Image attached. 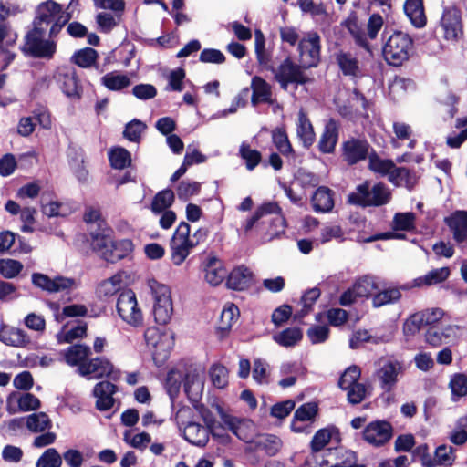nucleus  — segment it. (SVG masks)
Returning <instances> with one entry per match:
<instances>
[{
  "label": "nucleus",
  "mask_w": 467,
  "mask_h": 467,
  "mask_svg": "<svg viewBox=\"0 0 467 467\" xmlns=\"http://www.w3.org/2000/svg\"><path fill=\"white\" fill-rule=\"evenodd\" d=\"M61 11V5L54 0H47L37 5L32 28L26 34L24 45L20 47L25 55L47 59L54 57L57 52V43L55 40H45L44 36L55 16Z\"/></svg>",
  "instance_id": "nucleus-1"
},
{
  "label": "nucleus",
  "mask_w": 467,
  "mask_h": 467,
  "mask_svg": "<svg viewBox=\"0 0 467 467\" xmlns=\"http://www.w3.org/2000/svg\"><path fill=\"white\" fill-rule=\"evenodd\" d=\"M384 41L382 55L386 62L393 67H400L408 61L414 51V41L410 35L400 30L390 34L385 28L382 34Z\"/></svg>",
  "instance_id": "nucleus-2"
},
{
  "label": "nucleus",
  "mask_w": 467,
  "mask_h": 467,
  "mask_svg": "<svg viewBox=\"0 0 467 467\" xmlns=\"http://www.w3.org/2000/svg\"><path fill=\"white\" fill-rule=\"evenodd\" d=\"M391 192L382 182L376 183L373 186L368 182H364L356 187L355 192H350L348 201L351 204L360 207H379L389 202Z\"/></svg>",
  "instance_id": "nucleus-3"
},
{
  "label": "nucleus",
  "mask_w": 467,
  "mask_h": 467,
  "mask_svg": "<svg viewBox=\"0 0 467 467\" xmlns=\"http://www.w3.org/2000/svg\"><path fill=\"white\" fill-rule=\"evenodd\" d=\"M193 410L188 406L182 407L175 414V421L179 428L183 427V438L191 444L202 448L212 435L210 430L192 420Z\"/></svg>",
  "instance_id": "nucleus-4"
},
{
  "label": "nucleus",
  "mask_w": 467,
  "mask_h": 467,
  "mask_svg": "<svg viewBox=\"0 0 467 467\" xmlns=\"http://www.w3.org/2000/svg\"><path fill=\"white\" fill-rule=\"evenodd\" d=\"M150 287L154 299V320L159 325H166L171 320L173 313L170 288L156 280L150 282Z\"/></svg>",
  "instance_id": "nucleus-5"
},
{
  "label": "nucleus",
  "mask_w": 467,
  "mask_h": 467,
  "mask_svg": "<svg viewBox=\"0 0 467 467\" xmlns=\"http://www.w3.org/2000/svg\"><path fill=\"white\" fill-rule=\"evenodd\" d=\"M299 63L304 69L317 67L321 60V37L316 31H310L298 42Z\"/></svg>",
  "instance_id": "nucleus-6"
},
{
  "label": "nucleus",
  "mask_w": 467,
  "mask_h": 467,
  "mask_svg": "<svg viewBox=\"0 0 467 467\" xmlns=\"http://www.w3.org/2000/svg\"><path fill=\"white\" fill-rule=\"evenodd\" d=\"M190 230V224L182 222L171 239V261L175 265H182L189 255L191 249H192Z\"/></svg>",
  "instance_id": "nucleus-7"
},
{
  "label": "nucleus",
  "mask_w": 467,
  "mask_h": 467,
  "mask_svg": "<svg viewBox=\"0 0 467 467\" xmlns=\"http://www.w3.org/2000/svg\"><path fill=\"white\" fill-rule=\"evenodd\" d=\"M303 69L301 63L296 64L287 57L279 65L275 78L285 90L287 89L289 84L305 85L311 82V78L303 72Z\"/></svg>",
  "instance_id": "nucleus-8"
},
{
  "label": "nucleus",
  "mask_w": 467,
  "mask_h": 467,
  "mask_svg": "<svg viewBox=\"0 0 467 467\" xmlns=\"http://www.w3.org/2000/svg\"><path fill=\"white\" fill-rule=\"evenodd\" d=\"M117 311L123 321L132 326L142 322V313L138 307L135 293L130 289L122 291L117 301Z\"/></svg>",
  "instance_id": "nucleus-9"
},
{
  "label": "nucleus",
  "mask_w": 467,
  "mask_h": 467,
  "mask_svg": "<svg viewBox=\"0 0 467 467\" xmlns=\"http://www.w3.org/2000/svg\"><path fill=\"white\" fill-rule=\"evenodd\" d=\"M32 284L47 293L70 292L78 287V284L75 278L56 275L50 278L42 273L32 274Z\"/></svg>",
  "instance_id": "nucleus-10"
},
{
  "label": "nucleus",
  "mask_w": 467,
  "mask_h": 467,
  "mask_svg": "<svg viewBox=\"0 0 467 467\" xmlns=\"http://www.w3.org/2000/svg\"><path fill=\"white\" fill-rule=\"evenodd\" d=\"M272 214H275V218L271 221V223L275 226L276 231L278 228L285 229V219L282 215V209L277 202H264L259 207H257L254 214L246 220L245 223L244 224V233L247 234L255 224L259 223L260 220Z\"/></svg>",
  "instance_id": "nucleus-11"
},
{
  "label": "nucleus",
  "mask_w": 467,
  "mask_h": 467,
  "mask_svg": "<svg viewBox=\"0 0 467 467\" xmlns=\"http://www.w3.org/2000/svg\"><path fill=\"white\" fill-rule=\"evenodd\" d=\"M55 79L67 97L73 99L81 98L83 87L74 67L67 66L59 67L55 74Z\"/></svg>",
  "instance_id": "nucleus-12"
},
{
  "label": "nucleus",
  "mask_w": 467,
  "mask_h": 467,
  "mask_svg": "<svg viewBox=\"0 0 467 467\" xmlns=\"http://www.w3.org/2000/svg\"><path fill=\"white\" fill-rule=\"evenodd\" d=\"M78 370L81 376H92L99 379L108 377L112 380H118L120 376L119 370H116L112 363L105 358H95L81 364Z\"/></svg>",
  "instance_id": "nucleus-13"
},
{
  "label": "nucleus",
  "mask_w": 467,
  "mask_h": 467,
  "mask_svg": "<svg viewBox=\"0 0 467 467\" xmlns=\"http://www.w3.org/2000/svg\"><path fill=\"white\" fill-rule=\"evenodd\" d=\"M441 25L446 40L457 41L463 36L462 12L456 6L446 7L443 10Z\"/></svg>",
  "instance_id": "nucleus-14"
},
{
  "label": "nucleus",
  "mask_w": 467,
  "mask_h": 467,
  "mask_svg": "<svg viewBox=\"0 0 467 467\" xmlns=\"http://www.w3.org/2000/svg\"><path fill=\"white\" fill-rule=\"evenodd\" d=\"M393 436V427L387 420H374L363 430V439L375 447L386 444Z\"/></svg>",
  "instance_id": "nucleus-15"
},
{
  "label": "nucleus",
  "mask_w": 467,
  "mask_h": 467,
  "mask_svg": "<svg viewBox=\"0 0 467 467\" xmlns=\"http://www.w3.org/2000/svg\"><path fill=\"white\" fill-rule=\"evenodd\" d=\"M318 411V406L316 402H307L299 406L295 413L291 422V429L296 433H310L311 423Z\"/></svg>",
  "instance_id": "nucleus-16"
},
{
  "label": "nucleus",
  "mask_w": 467,
  "mask_h": 467,
  "mask_svg": "<svg viewBox=\"0 0 467 467\" xmlns=\"http://www.w3.org/2000/svg\"><path fill=\"white\" fill-rule=\"evenodd\" d=\"M402 371V365L397 360H387L385 361L380 368L377 371V377L379 381L380 388L385 392L391 391L397 382L398 376Z\"/></svg>",
  "instance_id": "nucleus-17"
},
{
  "label": "nucleus",
  "mask_w": 467,
  "mask_h": 467,
  "mask_svg": "<svg viewBox=\"0 0 467 467\" xmlns=\"http://www.w3.org/2000/svg\"><path fill=\"white\" fill-rule=\"evenodd\" d=\"M117 391V386L109 381H100L93 389L96 398V409L99 411L110 410L115 403L113 395Z\"/></svg>",
  "instance_id": "nucleus-18"
},
{
  "label": "nucleus",
  "mask_w": 467,
  "mask_h": 467,
  "mask_svg": "<svg viewBox=\"0 0 467 467\" xmlns=\"http://www.w3.org/2000/svg\"><path fill=\"white\" fill-rule=\"evenodd\" d=\"M334 56L343 76L349 77L352 79L362 77L359 61L352 53L339 50Z\"/></svg>",
  "instance_id": "nucleus-19"
},
{
  "label": "nucleus",
  "mask_w": 467,
  "mask_h": 467,
  "mask_svg": "<svg viewBox=\"0 0 467 467\" xmlns=\"http://www.w3.org/2000/svg\"><path fill=\"white\" fill-rule=\"evenodd\" d=\"M253 272L248 267L240 265L230 272L226 284L230 289L244 291L248 289L253 285Z\"/></svg>",
  "instance_id": "nucleus-20"
},
{
  "label": "nucleus",
  "mask_w": 467,
  "mask_h": 467,
  "mask_svg": "<svg viewBox=\"0 0 467 467\" xmlns=\"http://www.w3.org/2000/svg\"><path fill=\"white\" fill-rule=\"evenodd\" d=\"M455 332L456 327L451 325L446 327L432 325L426 331L425 340L431 347H440L442 344H449L455 337Z\"/></svg>",
  "instance_id": "nucleus-21"
},
{
  "label": "nucleus",
  "mask_w": 467,
  "mask_h": 467,
  "mask_svg": "<svg viewBox=\"0 0 467 467\" xmlns=\"http://www.w3.org/2000/svg\"><path fill=\"white\" fill-rule=\"evenodd\" d=\"M369 144L363 140L352 139L343 145V154L348 164H356L367 158Z\"/></svg>",
  "instance_id": "nucleus-22"
},
{
  "label": "nucleus",
  "mask_w": 467,
  "mask_h": 467,
  "mask_svg": "<svg viewBox=\"0 0 467 467\" xmlns=\"http://www.w3.org/2000/svg\"><path fill=\"white\" fill-rule=\"evenodd\" d=\"M338 127L339 124L335 119H329L318 141L317 148L320 152L330 154L335 151L338 140Z\"/></svg>",
  "instance_id": "nucleus-23"
},
{
  "label": "nucleus",
  "mask_w": 467,
  "mask_h": 467,
  "mask_svg": "<svg viewBox=\"0 0 467 467\" xmlns=\"http://www.w3.org/2000/svg\"><path fill=\"white\" fill-rule=\"evenodd\" d=\"M445 223L452 233L456 243L461 244L467 241V211L454 212L445 219Z\"/></svg>",
  "instance_id": "nucleus-24"
},
{
  "label": "nucleus",
  "mask_w": 467,
  "mask_h": 467,
  "mask_svg": "<svg viewBox=\"0 0 467 467\" xmlns=\"http://www.w3.org/2000/svg\"><path fill=\"white\" fill-rule=\"evenodd\" d=\"M204 278L213 286L220 285L226 276L227 271L223 262L215 256H211L203 263Z\"/></svg>",
  "instance_id": "nucleus-25"
},
{
  "label": "nucleus",
  "mask_w": 467,
  "mask_h": 467,
  "mask_svg": "<svg viewBox=\"0 0 467 467\" xmlns=\"http://www.w3.org/2000/svg\"><path fill=\"white\" fill-rule=\"evenodd\" d=\"M133 250V243L130 239L111 240L109 250L103 253V259L116 263L128 256Z\"/></svg>",
  "instance_id": "nucleus-26"
},
{
  "label": "nucleus",
  "mask_w": 467,
  "mask_h": 467,
  "mask_svg": "<svg viewBox=\"0 0 467 467\" xmlns=\"http://www.w3.org/2000/svg\"><path fill=\"white\" fill-rule=\"evenodd\" d=\"M312 206L317 213H327L334 207V192L326 186L318 187L311 198Z\"/></svg>",
  "instance_id": "nucleus-27"
},
{
  "label": "nucleus",
  "mask_w": 467,
  "mask_h": 467,
  "mask_svg": "<svg viewBox=\"0 0 467 467\" xmlns=\"http://www.w3.org/2000/svg\"><path fill=\"white\" fill-rule=\"evenodd\" d=\"M403 9L410 23L415 27L421 28L426 26L427 17L424 11L423 0H406Z\"/></svg>",
  "instance_id": "nucleus-28"
},
{
  "label": "nucleus",
  "mask_w": 467,
  "mask_h": 467,
  "mask_svg": "<svg viewBox=\"0 0 467 467\" xmlns=\"http://www.w3.org/2000/svg\"><path fill=\"white\" fill-rule=\"evenodd\" d=\"M441 315V313L439 310L412 315L405 323V329L411 334H415L420 330L422 326L431 325L438 321Z\"/></svg>",
  "instance_id": "nucleus-29"
},
{
  "label": "nucleus",
  "mask_w": 467,
  "mask_h": 467,
  "mask_svg": "<svg viewBox=\"0 0 467 467\" xmlns=\"http://www.w3.org/2000/svg\"><path fill=\"white\" fill-rule=\"evenodd\" d=\"M183 388L188 398L197 401L202 390V381L196 369L190 368L182 374Z\"/></svg>",
  "instance_id": "nucleus-30"
},
{
  "label": "nucleus",
  "mask_w": 467,
  "mask_h": 467,
  "mask_svg": "<svg viewBox=\"0 0 467 467\" xmlns=\"http://www.w3.org/2000/svg\"><path fill=\"white\" fill-rule=\"evenodd\" d=\"M101 84L109 90L120 92L131 85V79L128 75L114 70L101 78Z\"/></svg>",
  "instance_id": "nucleus-31"
},
{
  "label": "nucleus",
  "mask_w": 467,
  "mask_h": 467,
  "mask_svg": "<svg viewBox=\"0 0 467 467\" xmlns=\"http://www.w3.org/2000/svg\"><path fill=\"white\" fill-rule=\"evenodd\" d=\"M91 355V349L88 346L83 344H75L68 347L64 351V358L70 366L80 367L84 362H88L87 358Z\"/></svg>",
  "instance_id": "nucleus-32"
},
{
  "label": "nucleus",
  "mask_w": 467,
  "mask_h": 467,
  "mask_svg": "<svg viewBox=\"0 0 467 467\" xmlns=\"http://www.w3.org/2000/svg\"><path fill=\"white\" fill-rule=\"evenodd\" d=\"M254 52L259 66L266 70L275 71L271 65L272 56L265 49V39L261 30L257 29L254 33Z\"/></svg>",
  "instance_id": "nucleus-33"
},
{
  "label": "nucleus",
  "mask_w": 467,
  "mask_h": 467,
  "mask_svg": "<svg viewBox=\"0 0 467 467\" xmlns=\"http://www.w3.org/2000/svg\"><path fill=\"white\" fill-rule=\"evenodd\" d=\"M400 289H405V287L389 286L382 290H379L372 296L373 307L379 308L386 305L397 303L401 297Z\"/></svg>",
  "instance_id": "nucleus-34"
},
{
  "label": "nucleus",
  "mask_w": 467,
  "mask_h": 467,
  "mask_svg": "<svg viewBox=\"0 0 467 467\" xmlns=\"http://www.w3.org/2000/svg\"><path fill=\"white\" fill-rule=\"evenodd\" d=\"M274 340L285 348L296 346L303 338L302 329L296 327H287L273 336Z\"/></svg>",
  "instance_id": "nucleus-35"
},
{
  "label": "nucleus",
  "mask_w": 467,
  "mask_h": 467,
  "mask_svg": "<svg viewBox=\"0 0 467 467\" xmlns=\"http://www.w3.org/2000/svg\"><path fill=\"white\" fill-rule=\"evenodd\" d=\"M0 341L7 346L23 347L29 342L26 332L19 328H1Z\"/></svg>",
  "instance_id": "nucleus-36"
},
{
  "label": "nucleus",
  "mask_w": 467,
  "mask_h": 467,
  "mask_svg": "<svg viewBox=\"0 0 467 467\" xmlns=\"http://www.w3.org/2000/svg\"><path fill=\"white\" fill-rule=\"evenodd\" d=\"M98 57L97 50L92 47H84L73 54L71 62L82 68L95 67L99 69V66L96 64Z\"/></svg>",
  "instance_id": "nucleus-37"
},
{
  "label": "nucleus",
  "mask_w": 467,
  "mask_h": 467,
  "mask_svg": "<svg viewBox=\"0 0 467 467\" xmlns=\"http://www.w3.org/2000/svg\"><path fill=\"white\" fill-rule=\"evenodd\" d=\"M252 102L256 104L258 102H268L271 99V87L261 77L254 76L252 78Z\"/></svg>",
  "instance_id": "nucleus-38"
},
{
  "label": "nucleus",
  "mask_w": 467,
  "mask_h": 467,
  "mask_svg": "<svg viewBox=\"0 0 467 467\" xmlns=\"http://www.w3.org/2000/svg\"><path fill=\"white\" fill-rule=\"evenodd\" d=\"M389 182L396 185H404L411 190L417 183V176L414 171L405 167H396L390 173Z\"/></svg>",
  "instance_id": "nucleus-39"
},
{
  "label": "nucleus",
  "mask_w": 467,
  "mask_h": 467,
  "mask_svg": "<svg viewBox=\"0 0 467 467\" xmlns=\"http://www.w3.org/2000/svg\"><path fill=\"white\" fill-rule=\"evenodd\" d=\"M121 288V276L115 275L102 281L96 289V294L100 299H107L112 296Z\"/></svg>",
  "instance_id": "nucleus-40"
},
{
  "label": "nucleus",
  "mask_w": 467,
  "mask_h": 467,
  "mask_svg": "<svg viewBox=\"0 0 467 467\" xmlns=\"http://www.w3.org/2000/svg\"><path fill=\"white\" fill-rule=\"evenodd\" d=\"M281 446L280 438L273 434L262 435L255 442L256 449L265 451L268 456H275L280 451Z\"/></svg>",
  "instance_id": "nucleus-41"
},
{
  "label": "nucleus",
  "mask_w": 467,
  "mask_h": 467,
  "mask_svg": "<svg viewBox=\"0 0 467 467\" xmlns=\"http://www.w3.org/2000/svg\"><path fill=\"white\" fill-rule=\"evenodd\" d=\"M334 434H338L335 427H327L318 430L312 438L310 449L312 452L322 451L325 446L331 441Z\"/></svg>",
  "instance_id": "nucleus-42"
},
{
  "label": "nucleus",
  "mask_w": 467,
  "mask_h": 467,
  "mask_svg": "<svg viewBox=\"0 0 467 467\" xmlns=\"http://www.w3.org/2000/svg\"><path fill=\"white\" fill-rule=\"evenodd\" d=\"M449 275L450 269L448 267L432 269L425 275L415 279V285L418 286L437 285L445 281Z\"/></svg>",
  "instance_id": "nucleus-43"
},
{
  "label": "nucleus",
  "mask_w": 467,
  "mask_h": 467,
  "mask_svg": "<svg viewBox=\"0 0 467 467\" xmlns=\"http://www.w3.org/2000/svg\"><path fill=\"white\" fill-rule=\"evenodd\" d=\"M344 25L354 38L356 45L366 50H369V43L368 42L367 35L363 28L358 25L357 19L348 18Z\"/></svg>",
  "instance_id": "nucleus-44"
},
{
  "label": "nucleus",
  "mask_w": 467,
  "mask_h": 467,
  "mask_svg": "<svg viewBox=\"0 0 467 467\" xmlns=\"http://www.w3.org/2000/svg\"><path fill=\"white\" fill-rule=\"evenodd\" d=\"M26 425L32 432H42L52 426L49 417L45 412L33 413L26 418Z\"/></svg>",
  "instance_id": "nucleus-45"
},
{
  "label": "nucleus",
  "mask_w": 467,
  "mask_h": 467,
  "mask_svg": "<svg viewBox=\"0 0 467 467\" xmlns=\"http://www.w3.org/2000/svg\"><path fill=\"white\" fill-rule=\"evenodd\" d=\"M110 165L114 169H124L131 164L130 153L124 148L113 147L109 153Z\"/></svg>",
  "instance_id": "nucleus-46"
},
{
  "label": "nucleus",
  "mask_w": 467,
  "mask_h": 467,
  "mask_svg": "<svg viewBox=\"0 0 467 467\" xmlns=\"http://www.w3.org/2000/svg\"><path fill=\"white\" fill-rule=\"evenodd\" d=\"M454 127L460 131L448 135L446 143L451 149H458L467 140V119H457Z\"/></svg>",
  "instance_id": "nucleus-47"
},
{
  "label": "nucleus",
  "mask_w": 467,
  "mask_h": 467,
  "mask_svg": "<svg viewBox=\"0 0 467 467\" xmlns=\"http://www.w3.org/2000/svg\"><path fill=\"white\" fill-rule=\"evenodd\" d=\"M454 127L460 131L448 135L446 143L451 149H458L467 140V119H457Z\"/></svg>",
  "instance_id": "nucleus-48"
},
{
  "label": "nucleus",
  "mask_w": 467,
  "mask_h": 467,
  "mask_svg": "<svg viewBox=\"0 0 467 467\" xmlns=\"http://www.w3.org/2000/svg\"><path fill=\"white\" fill-rule=\"evenodd\" d=\"M174 201V192L170 189L159 192L153 198L151 202V210L155 213H161L167 211Z\"/></svg>",
  "instance_id": "nucleus-49"
},
{
  "label": "nucleus",
  "mask_w": 467,
  "mask_h": 467,
  "mask_svg": "<svg viewBox=\"0 0 467 467\" xmlns=\"http://www.w3.org/2000/svg\"><path fill=\"white\" fill-rule=\"evenodd\" d=\"M368 167L371 171L381 175H388L389 177L396 169L395 163L391 160L381 159L376 153L369 156Z\"/></svg>",
  "instance_id": "nucleus-50"
},
{
  "label": "nucleus",
  "mask_w": 467,
  "mask_h": 467,
  "mask_svg": "<svg viewBox=\"0 0 467 467\" xmlns=\"http://www.w3.org/2000/svg\"><path fill=\"white\" fill-rule=\"evenodd\" d=\"M297 135L305 148H309L315 141V132L309 119H298Z\"/></svg>",
  "instance_id": "nucleus-51"
},
{
  "label": "nucleus",
  "mask_w": 467,
  "mask_h": 467,
  "mask_svg": "<svg viewBox=\"0 0 467 467\" xmlns=\"http://www.w3.org/2000/svg\"><path fill=\"white\" fill-rule=\"evenodd\" d=\"M354 292L358 297H367L379 289L374 276L365 275L359 278L354 285Z\"/></svg>",
  "instance_id": "nucleus-52"
},
{
  "label": "nucleus",
  "mask_w": 467,
  "mask_h": 467,
  "mask_svg": "<svg viewBox=\"0 0 467 467\" xmlns=\"http://www.w3.org/2000/svg\"><path fill=\"white\" fill-rule=\"evenodd\" d=\"M238 315L239 309L235 305L231 304L229 306H225L221 313L218 328L223 332H228L236 321Z\"/></svg>",
  "instance_id": "nucleus-53"
},
{
  "label": "nucleus",
  "mask_w": 467,
  "mask_h": 467,
  "mask_svg": "<svg viewBox=\"0 0 467 467\" xmlns=\"http://www.w3.org/2000/svg\"><path fill=\"white\" fill-rule=\"evenodd\" d=\"M239 154L245 161L247 170L253 171L261 161L262 155L257 150H253L246 143H242Z\"/></svg>",
  "instance_id": "nucleus-54"
},
{
  "label": "nucleus",
  "mask_w": 467,
  "mask_h": 467,
  "mask_svg": "<svg viewBox=\"0 0 467 467\" xmlns=\"http://www.w3.org/2000/svg\"><path fill=\"white\" fill-rule=\"evenodd\" d=\"M23 264L15 259H0V274L4 278L16 277L23 270Z\"/></svg>",
  "instance_id": "nucleus-55"
},
{
  "label": "nucleus",
  "mask_w": 467,
  "mask_h": 467,
  "mask_svg": "<svg viewBox=\"0 0 467 467\" xmlns=\"http://www.w3.org/2000/svg\"><path fill=\"white\" fill-rule=\"evenodd\" d=\"M62 458L55 448L44 451L36 462V467H61Z\"/></svg>",
  "instance_id": "nucleus-56"
},
{
  "label": "nucleus",
  "mask_w": 467,
  "mask_h": 467,
  "mask_svg": "<svg viewBox=\"0 0 467 467\" xmlns=\"http://www.w3.org/2000/svg\"><path fill=\"white\" fill-rule=\"evenodd\" d=\"M146 129V125L138 119H132L126 124L123 136L130 141L138 142L140 140L141 133Z\"/></svg>",
  "instance_id": "nucleus-57"
},
{
  "label": "nucleus",
  "mask_w": 467,
  "mask_h": 467,
  "mask_svg": "<svg viewBox=\"0 0 467 467\" xmlns=\"http://www.w3.org/2000/svg\"><path fill=\"white\" fill-rule=\"evenodd\" d=\"M361 371L358 366L348 367L344 373L341 375L338 380V387L341 389H349L351 386L358 384V380L360 378Z\"/></svg>",
  "instance_id": "nucleus-58"
},
{
  "label": "nucleus",
  "mask_w": 467,
  "mask_h": 467,
  "mask_svg": "<svg viewBox=\"0 0 467 467\" xmlns=\"http://www.w3.org/2000/svg\"><path fill=\"white\" fill-rule=\"evenodd\" d=\"M452 394V400L457 401L459 398L467 395V377L463 374H455L450 381Z\"/></svg>",
  "instance_id": "nucleus-59"
},
{
  "label": "nucleus",
  "mask_w": 467,
  "mask_h": 467,
  "mask_svg": "<svg viewBox=\"0 0 467 467\" xmlns=\"http://www.w3.org/2000/svg\"><path fill=\"white\" fill-rule=\"evenodd\" d=\"M87 323L81 320L77 322V325L69 327L61 337H59L60 342L71 343L73 340L78 338H82L87 334Z\"/></svg>",
  "instance_id": "nucleus-60"
},
{
  "label": "nucleus",
  "mask_w": 467,
  "mask_h": 467,
  "mask_svg": "<svg viewBox=\"0 0 467 467\" xmlns=\"http://www.w3.org/2000/svg\"><path fill=\"white\" fill-rule=\"evenodd\" d=\"M210 377L213 384L218 389L224 388L228 383V370L223 365H213L210 368Z\"/></svg>",
  "instance_id": "nucleus-61"
},
{
  "label": "nucleus",
  "mask_w": 467,
  "mask_h": 467,
  "mask_svg": "<svg viewBox=\"0 0 467 467\" xmlns=\"http://www.w3.org/2000/svg\"><path fill=\"white\" fill-rule=\"evenodd\" d=\"M274 143L278 151L284 156L294 155L291 143L286 133L281 130H277L273 133Z\"/></svg>",
  "instance_id": "nucleus-62"
},
{
  "label": "nucleus",
  "mask_w": 467,
  "mask_h": 467,
  "mask_svg": "<svg viewBox=\"0 0 467 467\" xmlns=\"http://www.w3.org/2000/svg\"><path fill=\"white\" fill-rule=\"evenodd\" d=\"M201 184L197 182L182 181L177 187V196L180 200L186 201L200 192Z\"/></svg>",
  "instance_id": "nucleus-63"
},
{
  "label": "nucleus",
  "mask_w": 467,
  "mask_h": 467,
  "mask_svg": "<svg viewBox=\"0 0 467 467\" xmlns=\"http://www.w3.org/2000/svg\"><path fill=\"white\" fill-rule=\"evenodd\" d=\"M320 294V289L317 287H313L304 293V295L301 297L303 308L298 315L300 317H305L311 311L312 306L319 298Z\"/></svg>",
  "instance_id": "nucleus-64"
}]
</instances>
